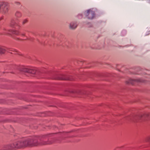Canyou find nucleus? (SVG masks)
I'll list each match as a JSON object with an SVG mask.
<instances>
[{
  "label": "nucleus",
  "instance_id": "nucleus-12",
  "mask_svg": "<svg viewBox=\"0 0 150 150\" xmlns=\"http://www.w3.org/2000/svg\"><path fill=\"white\" fill-rule=\"evenodd\" d=\"M15 16L17 17H19L21 16V14L20 12H17L15 14Z\"/></svg>",
  "mask_w": 150,
  "mask_h": 150
},
{
  "label": "nucleus",
  "instance_id": "nucleus-3",
  "mask_svg": "<svg viewBox=\"0 0 150 150\" xmlns=\"http://www.w3.org/2000/svg\"><path fill=\"white\" fill-rule=\"evenodd\" d=\"M86 15L87 18L89 19H92L95 16V13L92 10H89L87 11Z\"/></svg>",
  "mask_w": 150,
  "mask_h": 150
},
{
  "label": "nucleus",
  "instance_id": "nucleus-15",
  "mask_svg": "<svg viewBox=\"0 0 150 150\" xmlns=\"http://www.w3.org/2000/svg\"><path fill=\"white\" fill-rule=\"evenodd\" d=\"M27 21V20H24L23 21V24H25V23H26Z\"/></svg>",
  "mask_w": 150,
  "mask_h": 150
},
{
  "label": "nucleus",
  "instance_id": "nucleus-7",
  "mask_svg": "<svg viewBox=\"0 0 150 150\" xmlns=\"http://www.w3.org/2000/svg\"><path fill=\"white\" fill-rule=\"evenodd\" d=\"M140 81V80L139 79H130L128 81H127V83H130L131 84L133 83V82H139Z\"/></svg>",
  "mask_w": 150,
  "mask_h": 150
},
{
  "label": "nucleus",
  "instance_id": "nucleus-10",
  "mask_svg": "<svg viewBox=\"0 0 150 150\" xmlns=\"http://www.w3.org/2000/svg\"><path fill=\"white\" fill-rule=\"evenodd\" d=\"M16 25L15 21L13 20H12L10 23V26L12 27H14Z\"/></svg>",
  "mask_w": 150,
  "mask_h": 150
},
{
  "label": "nucleus",
  "instance_id": "nucleus-1",
  "mask_svg": "<svg viewBox=\"0 0 150 150\" xmlns=\"http://www.w3.org/2000/svg\"><path fill=\"white\" fill-rule=\"evenodd\" d=\"M47 144L45 142L42 144H40L36 139H30L24 142L23 143V146H37L40 145Z\"/></svg>",
  "mask_w": 150,
  "mask_h": 150
},
{
  "label": "nucleus",
  "instance_id": "nucleus-11",
  "mask_svg": "<svg viewBox=\"0 0 150 150\" xmlns=\"http://www.w3.org/2000/svg\"><path fill=\"white\" fill-rule=\"evenodd\" d=\"M5 51V50L3 47H0V53H4Z\"/></svg>",
  "mask_w": 150,
  "mask_h": 150
},
{
  "label": "nucleus",
  "instance_id": "nucleus-6",
  "mask_svg": "<svg viewBox=\"0 0 150 150\" xmlns=\"http://www.w3.org/2000/svg\"><path fill=\"white\" fill-rule=\"evenodd\" d=\"M25 71L33 74H35L36 72V71L35 70L28 69H26L25 70Z\"/></svg>",
  "mask_w": 150,
  "mask_h": 150
},
{
  "label": "nucleus",
  "instance_id": "nucleus-18",
  "mask_svg": "<svg viewBox=\"0 0 150 150\" xmlns=\"http://www.w3.org/2000/svg\"><path fill=\"white\" fill-rule=\"evenodd\" d=\"M21 35H24V34L23 33H21Z\"/></svg>",
  "mask_w": 150,
  "mask_h": 150
},
{
  "label": "nucleus",
  "instance_id": "nucleus-9",
  "mask_svg": "<svg viewBox=\"0 0 150 150\" xmlns=\"http://www.w3.org/2000/svg\"><path fill=\"white\" fill-rule=\"evenodd\" d=\"M4 147L5 148L3 149V150H7L8 149H11L13 148V147L11 146V145L5 146Z\"/></svg>",
  "mask_w": 150,
  "mask_h": 150
},
{
  "label": "nucleus",
  "instance_id": "nucleus-2",
  "mask_svg": "<svg viewBox=\"0 0 150 150\" xmlns=\"http://www.w3.org/2000/svg\"><path fill=\"white\" fill-rule=\"evenodd\" d=\"M8 3L3 2L0 5V11L3 13H6L8 11Z\"/></svg>",
  "mask_w": 150,
  "mask_h": 150
},
{
  "label": "nucleus",
  "instance_id": "nucleus-4",
  "mask_svg": "<svg viewBox=\"0 0 150 150\" xmlns=\"http://www.w3.org/2000/svg\"><path fill=\"white\" fill-rule=\"evenodd\" d=\"M150 117V113H146L144 114H141L139 116V119H145Z\"/></svg>",
  "mask_w": 150,
  "mask_h": 150
},
{
  "label": "nucleus",
  "instance_id": "nucleus-14",
  "mask_svg": "<svg viewBox=\"0 0 150 150\" xmlns=\"http://www.w3.org/2000/svg\"><path fill=\"white\" fill-rule=\"evenodd\" d=\"M15 4L16 5L18 6H19L20 5V3L18 2H15Z\"/></svg>",
  "mask_w": 150,
  "mask_h": 150
},
{
  "label": "nucleus",
  "instance_id": "nucleus-5",
  "mask_svg": "<svg viewBox=\"0 0 150 150\" xmlns=\"http://www.w3.org/2000/svg\"><path fill=\"white\" fill-rule=\"evenodd\" d=\"M8 31L9 32L7 33L9 35H11V33H12L17 35H18L19 34V32L18 31L8 30Z\"/></svg>",
  "mask_w": 150,
  "mask_h": 150
},
{
  "label": "nucleus",
  "instance_id": "nucleus-8",
  "mask_svg": "<svg viewBox=\"0 0 150 150\" xmlns=\"http://www.w3.org/2000/svg\"><path fill=\"white\" fill-rule=\"evenodd\" d=\"M77 25L76 23L72 22L70 24L69 27L70 28L73 29L76 28L77 27Z\"/></svg>",
  "mask_w": 150,
  "mask_h": 150
},
{
  "label": "nucleus",
  "instance_id": "nucleus-13",
  "mask_svg": "<svg viewBox=\"0 0 150 150\" xmlns=\"http://www.w3.org/2000/svg\"><path fill=\"white\" fill-rule=\"evenodd\" d=\"M11 51H12L13 52V53L14 54H16L15 52H17L16 51V50L15 49H12L11 50ZM11 53H13L11 52Z\"/></svg>",
  "mask_w": 150,
  "mask_h": 150
},
{
  "label": "nucleus",
  "instance_id": "nucleus-17",
  "mask_svg": "<svg viewBox=\"0 0 150 150\" xmlns=\"http://www.w3.org/2000/svg\"><path fill=\"white\" fill-rule=\"evenodd\" d=\"M148 141H150V136L148 137Z\"/></svg>",
  "mask_w": 150,
  "mask_h": 150
},
{
  "label": "nucleus",
  "instance_id": "nucleus-16",
  "mask_svg": "<svg viewBox=\"0 0 150 150\" xmlns=\"http://www.w3.org/2000/svg\"><path fill=\"white\" fill-rule=\"evenodd\" d=\"M135 119V118L134 117V116H132V117H131V118H130V119L132 120H133V119Z\"/></svg>",
  "mask_w": 150,
  "mask_h": 150
}]
</instances>
